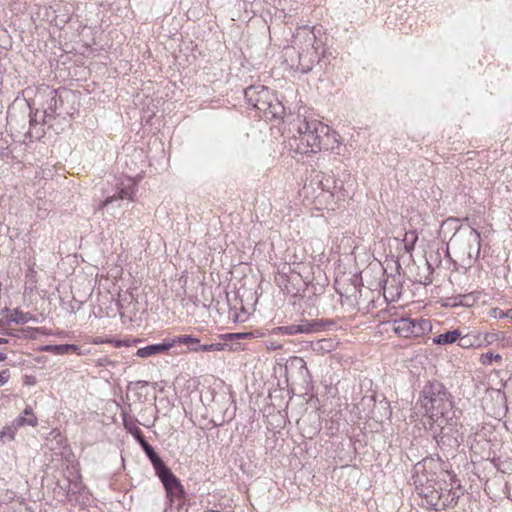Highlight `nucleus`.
Returning <instances> with one entry per match:
<instances>
[{
	"instance_id": "41",
	"label": "nucleus",
	"mask_w": 512,
	"mask_h": 512,
	"mask_svg": "<svg viewBox=\"0 0 512 512\" xmlns=\"http://www.w3.org/2000/svg\"><path fill=\"white\" fill-rule=\"evenodd\" d=\"M424 468V465H421V463H417L416 466H415V469H416V472L418 473L419 472V469L420 468Z\"/></svg>"
},
{
	"instance_id": "37",
	"label": "nucleus",
	"mask_w": 512,
	"mask_h": 512,
	"mask_svg": "<svg viewBox=\"0 0 512 512\" xmlns=\"http://www.w3.org/2000/svg\"><path fill=\"white\" fill-rule=\"evenodd\" d=\"M120 202H121V201H119V202H114L112 205H110V207H109V208H106V209L109 211V210H114V209H115V207H118V208H119V207L121 206Z\"/></svg>"
},
{
	"instance_id": "10",
	"label": "nucleus",
	"mask_w": 512,
	"mask_h": 512,
	"mask_svg": "<svg viewBox=\"0 0 512 512\" xmlns=\"http://www.w3.org/2000/svg\"><path fill=\"white\" fill-rule=\"evenodd\" d=\"M413 328L415 326L412 318L402 317L393 322V330L400 337H413Z\"/></svg>"
},
{
	"instance_id": "11",
	"label": "nucleus",
	"mask_w": 512,
	"mask_h": 512,
	"mask_svg": "<svg viewBox=\"0 0 512 512\" xmlns=\"http://www.w3.org/2000/svg\"><path fill=\"white\" fill-rule=\"evenodd\" d=\"M468 241H469V248L467 251L468 258L471 259H478L480 255V249H481V236L480 233L470 227L469 233H468Z\"/></svg>"
},
{
	"instance_id": "8",
	"label": "nucleus",
	"mask_w": 512,
	"mask_h": 512,
	"mask_svg": "<svg viewBox=\"0 0 512 512\" xmlns=\"http://www.w3.org/2000/svg\"><path fill=\"white\" fill-rule=\"evenodd\" d=\"M46 95V101L43 104L42 122L44 125L51 127V119H54L57 115L59 103H62L61 96L58 95L57 90L46 89L44 91Z\"/></svg>"
},
{
	"instance_id": "24",
	"label": "nucleus",
	"mask_w": 512,
	"mask_h": 512,
	"mask_svg": "<svg viewBox=\"0 0 512 512\" xmlns=\"http://www.w3.org/2000/svg\"><path fill=\"white\" fill-rule=\"evenodd\" d=\"M28 313H23L22 311L15 309L10 314L9 320L16 324H25L29 321L30 317Z\"/></svg>"
},
{
	"instance_id": "38",
	"label": "nucleus",
	"mask_w": 512,
	"mask_h": 512,
	"mask_svg": "<svg viewBox=\"0 0 512 512\" xmlns=\"http://www.w3.org/2000/svg\"><path fill=\"white\" fill-rule=\"evenodd\" d=\"M122 345H127V346H128V345H129V343H128V341H125V340H117V341H116V346H117V347H120V346H122Z\"/></svg>"
},
{
	"instance_id": "34",
	"label": "nucleus",
	"mask_w": 512,
	"mask_h": 512,
	"mask_svg": "<svg viewBox=\"0 0 512 512\" xmlns=\"http://www.w3.org/2000/svg\"><path fill=\"white\" fill-rule=\"evenodd\" d=\"M108 365H114V362L108 357H102L97 360V366L104 367Z\"/></svg>"
},
{
	"instance_id": "1",
	"label": "nucleus",
	"mask_w": 512,
	"mask_h": 512,
	"mask_svg": "<svg viewBox=\"0 0 512 512\" xmlns=\"http://www.w3.org/2000/svg\"><path fill=\"white\" fill-rule=\"evenodd\" d=\"M418 403L425 410L429 422L451 420L456 414L452 396L439 381H429L420 392Z\"/></svg>"
},
{
	"instance_id": "16",
	"label": "nucleus",
	"mask_w": 512,
	"mask_h": 512,
	"mask_svg": "<svg viewBox=\"0 0 512 512\" xmlns=\"http://www.w3.org/2000/svg\"><path fill=\"white\" fill-rule=\"evenodd\" d=\"M460 338V331L458 329L447 331L437 335L433 339V343L437 345H446L455 343Z\"/></svg>"
},
{
	"instance_id": "23",
	"label": "nucleus",
	"mask_w": 512,
	"mask_h": 512,
	"mask_svg": "<svg viewBox=\"0 0 512 512\" xmlns=\"http://www.w3.org/2000/svg\"><path fill=\"white\" fill-rule=\"evenodd\" d=\"M17 429L18 427L15 426L12 422L10 426H6L0 431V439L3 442L13 441L15 439V433Z\"/></svg>"
},
{
	"instance_id": "31",
	"label": "nucleus",
	"mask_w": 512,
	"mask_h": 512,
	"mask_svg": "<svg viewBox=\"0 0 512 512\" xmlns=\"http://www.w3.org/2000/svg\"><path fill=\"white\" fill-rule=\"evenodd\" d=\"M134 438L135 440L138 442V444L140 445V447L143 449H145V447L149 446L150 444L146 441L144 435H143V432L142 431H137L135 430V433H134Z\"/></svg>"
},
{
	"instance_id": "18",
	"label": "nucleus",
	"mask_w": 512,
	"mask_h": 512,
	"mask_svg": "<svg viewBox=\"0 0 512 512\" xmlns=\"http://www.w3.org/2000/svg\"><path fill=\"white\" fill-rule=\"evenodd\" d=\"M414 326L413 328V337H420L428 331H431V322L427 319H413Z\"/></svg>"
},
{
	"instance_id": "6",
	"label": "nucleus",
	"mask_w": 512,
	"mask_h": 512,
	"mask_svg": "<svg viewBox=\"0 0 512 512\" xmlns=\"http://www.w3.org/2000/svg\"><path fill=\"white\" fill-rule=\"evenodd\" d=\"M334 323L332 321L324 320H302L299 324H291L281 326L278 328L281 334L285 335H296L302 333H315L325 330L327 325L331 326Z\"/></svg>"
},
{
	"instance_id": "21",
	"label": "nucleus",
	"mask_w": 512,
	"mask_h": 512,
	"mask_svg": "<svg viewBox=\"0 0 512 512\" xmlns=\"http://www.w3.org/2000/svg\"><path fill=\"white\" fill-rule=\"evenodd\" d=\"M289 366L291 368H296L299 370L300 375L305 378L309 374L307 364L301 357H293L289 361Z\"/></svg>"
},
{
	"instance_id": "35",
	"label": "nucleus",
	"mask_w": 512,
	"mask_h": 512,
	"mask_svg": "<svg viewBox=\"0 0 512 512\" xmlns=\"http://www.w3.org/2000/svg\"><path fill=\"white\" fill-rule=\"evenodd\" d=\"M505 312L500 308H494L491 310V316L494 318H506Z\"/></svg>"
},
{
	"instance_id": "17",
	"label": "nucleus",
	"mask_w": 512,
	"mask_h": 512,
	"mask_svg": "<svg viewBox=\"0 0 512 512\" xmlns=\"http://www.w3.org/2000/svg\"><path fill=\"white\" fill-rule=\"evenodd\" d=\"M43 350L57 355H64L72 352H77L79 350V347L74 344H58L47 345L43 348Z\"/></svg>"
},
{
	"instance_id": "39",
	"label": "nucleus",
	"mask_w": 512,
	"mask_h": 512,
	"mask_svg": "<svg viewBox=\"0 0 512 512\" xmlns=\"http://www.w3.org/2000/svg\"><path fill=\"white\" fill-rule=\"evenodd\" d=\"M505 316L512 321V308L505 312Z\"/></svg>"
},
{
	"instance_id": "15",
	"label": "nucleus",
	"mask_w": 512,
	"mask_h": 512,
	"mask_svg": "<svg viewBox=\"0 0 512 512\" xmlns=\"http://www.w3.org/2000/svg\"><path fill=\"white\" fill-rule=\"evenodd\" d=\"M173 347L177 344H183L188 346V350L193 352L192 348H199L202 344L200 343V339L194 337L193 335H179L172 338Z\"/></svg>"
},
{
	"instance_id": "32",
	"label": "nucleus",
	"mask_w": 512,
	"mask_h": 512,
	"mask_svg": "<svg viewBox=\"0 0 512 512\" xmlns=\"http://www.w3.org/2000/svg\"><path fill=\"white\" fill-rule=\"evenodd\" d=\"M134 438L135 440L138 442V444L140 445V447L143 449H145V447L149 446L150 444L146 441L144 435H143V432L142 431H137L135 430V433H134Z\"/></svg>"
},
{
	"instance_id": "28",
	"label": "nucleus",
	"mask_w": 512,
	"mask_h": 512,
	"mask_svg": "<svg viewBox=\"0 0 512 512\" xmlns=\"http://www.w3.org/2000/svg\"><path fill=\"white\" fill-rule=\"evenodd\" d=\"M124 427L127 431L134 437L135 430L141 431V429L136 425L135 420L133 418H127L124 416L123 418Z\"/></svg>"
},
{
	"instance_id": "27",
	"label": "nucleus",
	"mask_w": 512,
	"mask_h": 512,
	"mask_svg": "<svg viewBox=\"0 0 512 512\" xmlns=\"http://www.w3.org/2000/svg\"><path fill=\"white\" fill-rule=\"evenodd\" d=\"M502 357L499 354H493L492 352H487L481 355L480 362L483 365H490L493 361H501Z\"/></svg>"
},
{
	"instance_id": "12",
	"label": "nucleus",
	"mask_w": 512,
	"mask_h": 512,
	"mask_svg": "<svg viewBox=\"0 0 512 512\" xmlns=\"http://www.w3.org/2000/svg\"><path fill=\"white\" fill-rule=\"evenodd\" d=\"M479 292H471L468 294H459L451 300L453 301L451 303V306H465V307H471L473 306L479 299Z\"/></svg>"
},
{
	"instance_id": "30",
	"label": "nucleus",
	"mask_w": 512,
	"mask_h": 512,
	"mask_svg": "<svg viewBox=\"0 0 512 512\" xmlns=\"http://www.w3.org/2000/svg\"><path fill=\"white\" fill-rule=\"evenodd\" d=\"M29 123H30V127H33L38 124L44 125L42 122V114H40L38 110H36L34 113L31 112Z\"/></svg>"
},
{
	"instance_id": "22",
	"label": "nucleus",
	"mask_w": 512,
	"mask_h": 512,
	"mask_svg": "<svg viewBox=\"0 0 512 512\" xmlns=\"http://www.w3.org/2000/svg\"><path fill=\"white\" fill-rule=\"evenodd\" d=\"M218 337L227 343V341L252 338L253 333H251V332L226 333V334H221Z\"/></svg>"
},
{
	"instance_id": "14",
	"label": "nucleus",
	"mask_w": 512,
	"mask_h": 512,
	"mask_svg": "<svg viewBox=\"0 0 512 512\" xmlns=\"http://www.w3.org/2000/svg\"><path fill=\"white\" fill-rule=\"evenodd\" d=\"M143 451H144L145 455L147 456V458L149 459V461L151 462V464L155 470V474L160 472L162 469H165L166 467H168L151 445L145 447V449H143Z\"/></svg>"
},
{
	"instance_id": "4",
	"label": "nucleus",
	"mask_w": 512,
	"mask_h": 512,
	"mask_svg": "<svg viewBox=\"0 0 512 512\" xmlns=\"http://www.w3.org/2000/svg\"><path fill=\"white\" fill-rule=\"evenodd\" d=\"M244 94L248 103L254 108L262 111H269L272 116L277 115V107H279V104L273 105L268 101L270 92L267 87L250 86L244 90Z\"/></svg>"
},
{
	"instance_id": "20",
	"label": "nucleus",
	"mask_w": 512,
	"mask_h": 512,
	"mask_svg": "<svg viewBox=\"0 0 512 512\" xmlns=\"http://www.w3.org/2000/svg\"><path fill=\"white\" fill-rule=\"evenodd\" d=\"M322 178L319 180V185L323 191H329L332 194L334 190L338 188L337 181L330 176H327L324 173H321Z\"/></svg>"
},
{
	"instance_id": "42",
	"label": "nucleus",
	"mask_w": 512,
	"mask_h": 512,
	"mask_svg": "<svg viewBox=\"0 0 512 512\" xmlns=\"http://www.w3.org/2000/svg\"><path fill=\"white\" fill-rule=\"evenodd\" d=\"M8 343V339L0 337V345Z\"/></svg>"
},
{
	"instance_id": "19",
	"label": "nucleus",
	"mask_w": 512,
	"mask_h": 512,
	"mask_svg": "<svg viewBox=\"0 0 512 512\" xmlns=\"http://www.w3.org/2000/svg\"><path fill=\"white\" fill-rule=\"evenodd\" d=\"M228 347L226 342H215L211 344H202L199 348H192L193 352H213V351H223Z\"/></svg>"
},
{
	"instance_id": "9",
	"label": "nucleus",
	"mask_w": 512,
	"mask_h": 512,
	"mask_svg": "<svg viewBox=\"0 0 512 512\" xmlns=\"http://www.w3.org/2000/svg\"><path fill=\"white\" fill-rule=\"evenodd\" d=\"M173 347L172 338H165L162 343L151 344L146 347L139 348L136 352V356L140 358H147L152 355L161 354L167 352Z\"/></svg>"
},
{
	"instance_id": "33",
	"label": "nucleus",
	"mask_w": 512,
	"mask_h": 512,
	"mask_svg": "<svg viewBox=\"0 0 512 512\" xmlns=\"http://www.w3.org/2000/svg\"><path fill=\"white\" fill-rule=\"evenodd\" d=\"M10 378V371L9 369H4L0 371V386L5 385Z\"/></svg>"
},
{
	"instance_id": "13",
	"label": "nucleus",
	"mask_w": 512,
	"mask_h": 512,
	"mask_svg": "<svg viewBox=\"0 0 512 512\" xmlns=\"http://www.w3.org/2000/svg\"><path fill=\"white\" fill-rule=\"evenodd\" d=\"M23 414L24 415H20L16 419L13 420V423L15 426L20 428L24 425H29L32 427L37 425V423H38L37 417L33 414V410L30 406H27L24 409Z\"/></svg>"
},
{
	"instance_id": "7",
	"label": "nucleus",
	"mask_w": 512,
	"mask_h": 512,
	"mask_svg": "<svg viewBox=\"0 0 512 512\" xmlns=\"http://www.w3.org/2000/svg\"><path fill=\"white\" fill-rule=\"evenodd\" d=\"M137 188L136 184L132 179L128 178L125 182H121L116 191L105 198V200L99 205L98 210H102L104 208H109L114 202H119L123 200L133 201L134 195L136 194Z\"/></svg>"
},
{
	"instance_id": "29",
	"label": "nucleus",
	"mask_w": 512,
	"mask_h": 512,
	"mask_svg": "<svg viewBox=\"0 0 512 512\" xmlns=\"http://www.w3.org/2000/svg\"><path fill=\"white\" fill-rule=\"evenodd\" d=\"M457 341H458V345L462 348H469V347L473 346V343H474L473 338L470 335H465V336L460 335V338Z\"/></svg>"
},
{
	"instance_id": "5",
	"label": "nucleus",
	"mask_w": 512,
	"mask_h": 512,
	"mask_svg": "<svg viewBox=\"0 0 512 512\" xmlns=\"http://www.w3.org/2000/svg\"><path fill=\"white\" fill-rule=\"evenodd\" d=\"M156 475L163 484L167 498H169L171 502L181 500L184 497V487L169 467L162 469L160 472L156 473Z\"/></svg>"
},
{
	"instance_id": "25",
	"label": "nucleus",
	"mask_w": 512,
	"mask_h": 512,
	"mask_svg": "<svg viewBox=\"0 0 512 512\" xmlns=\"http://www.w3.org/2000/svg\"><path fill=\"white\" fill-rule=\"evenodd\" d=\"M418 240V236L414 231L407 232L404 237V246L407 252H411Z\"/></svg>"
},
{
	"instance_id": "3",
	"label": "nucleus",
	"mask_w": 512,
	"mask_h": 512,
	"mask_svg": "<svg viewBox=\"0 0 512 512\" xmlns=\"http://www.w3.org/2000/svg\"><path fill=\"white\" fill-rule=\"evenodd\" d=\"M462 428L458 424L456 414L451 416V420L443 419V422H429V430L433 433V437L442 451L443 455L448 458L454 456L463 442Z\"/></svg>"
},
{
	"instance_id": "40",
	"label": "nucleus",
	"mask_w": 512,
	"mask_h": 512,
	"mask_svg": "<svg viewBox=\"0 0 512 512\" xmlns=\"http://www.w3.org/2000/svg\"><path fill=\"white\" fill-rule=\"evenodd\" d=\"M6 358H7L6 354L3 352H0V362L6 360Z\"/></svg>"
},
{
	"instance_id": "36",
	"label": "nucleus",
	"mask_w": 512,
	"mask_h": 512,
	"mask_svg": "<svg viewBox=\"0 0 512 512\" xmlns=\"http://www.w3.org/2000/svg\"><path fill=\"white\" fill-rule=\"evenodd\" d=\"M44 134H45L44 130L36 131L35 135L33 134V132H32V130H31V129L27 132V136H28L30 139H32V138L39 139V138H41Z\"/></svg>"
},
{
	"instance_id": "2",
	"label": "nucleus",
	"mask_w": 512,
	"mask_h": 512,
	"mask_svg": "<svg viewBox=\"0 0 512 512\" xmlns=\"http://www.w3.org/2000/svg\"><path fill=\"white\" fill-rule=\"evenodd\" d=\"M297 135L290 140V146L299 154L317 153L323 147V138L329 136L330 128L319 120L298 117Z\"/></svg>"
},
{
	"instance_id": "26",
	"label": "nucleus",
	"mask_w": 512,
	"mask_h": 512,
	"mask_svg": "<svg viewBox=\"0 0 512 512\" xmlns=\"http://www.w3.org/2000/svg\"><path fill=\"white\" fill-rule=\"evenodd\" d=\"M301 37L305 40L306 43H308V45H312L313 42L315 41V35L309 29H303L302 31L297 32V34L295 35L294 42L296 43L298 40L301 39Z\"/></svg>"
}]
</instances>
